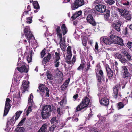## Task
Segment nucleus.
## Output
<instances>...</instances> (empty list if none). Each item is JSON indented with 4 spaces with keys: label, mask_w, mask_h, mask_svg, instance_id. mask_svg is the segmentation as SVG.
Wrapping results in <instances>:
<instances>
[{
    "label": "nucleus",
    "mask_w": 132,
    "mask_h": 132,
    "mask_svg": "<svg viewBox=\"0 0 132 132\" xmlns=\"http://www.w3.org/2000/svg\"><path fill=\"white\" fill-rule=\"evenodd\" d=\"M24 31L25 36L26 37V38L27 39L28 42L30 41V40L32 37L34 38L29 27L26 26Z\"/></svg>",
    "instance_id": "obj_7"
},
{
    "label": "nucleus",
    "mask_w": 132,
    "mask_h": 132,
    "mask_svg": "<svg viewBox=\"0 0 132 132\" xmlns=\"http://www.w3.org/2000/svg\"><path fill=\"white\" fill-rule=\"evenodd\" d=\"M101 0H96L94 2V4H98L101 3Z\"/></svg>",
    "instance_id": "obj_57"
},
{
    "label": "nucleus",
    "mask_w": 132,
    "mask_h": 132,
    "mask_svg": "<svg viewBox=\"0 0 132 132\" xmlns=\"http://www.w3.org/2000/svg\"><path fill=\"white\" fill-rule=\"evenodd\" d=\"M95 49L97 51L98 50V43L97 42H96L95 43Z\"/></svg>",
    "instance_id": "obj_63"
},
{
    "label": "nucleus",
    "mask_w": 132,
    "mask_h": 132,
    "mask_svg": "<svg viewBox=\"0 0 132 132\" xmlns=\"http://www.w3.org/2000/svg\"><path fill=\"white\" fill-rule=\"evenodd\" d=\"M128 29L127 27H125L123 28V33L125 35H126L128 34Z\"/></svg>",
    "instance_id": "obj_53"
},
{
    "label": "nucleus",
    "mask_w": 132,
    "mask_h": 132,
    "mask_svg": "<svg viewBox=\"0 0 132 132\" xmlns=\"http://www.w3.org/2000/svg\"><path fill=\"white\" fill-rule=\"evenodd\" d=\"M118 42L116 44L120 45L122 46L124 45L123 39L120 38L119 37V38L118 39Z\"/></svg>",
    "instance_id": "obj_38"
},
{
    "label": "nucleus",
    "mask_w": 132,
    "mask_h": 132,
    "mask_svg": "<svg viewBox=\"0 0 132 132\" xmlns=\"http://www.w3.org/2000/svg\"><path fill=\"white\" fill-rule=\"evenodd\" d=\"M26 119V117H24L19 122V124L17 125V126H22L24 122L25 121V120Z\"/></svg>",
    "instance_id": "obj_42"
},
{
    "label": "nucleus",
    "mask_w": 132,
    "mask_h": 132,
    "mask_svg": "<svg viewBox=\"0 0 132 132\" xmlns=\"http://www.w3.org/2000/svg\"><path fill=\"white\" fill-rule=\"evenodd\" d=\"M12 101L10 98H7L6 99L3 114L4 116H6L8 114L11 107L10 103Z\"/></svg>",
    "instance_id": "obj_8"
},
{
    "label": "nucleus",
    "mask_w": 132,
    "mask_h": 132,
    "mask_svg": "<svg viewBox=\"0 0 132 132\" xmlns=\"http://www.w3.org/2000/svg\"><path fill=\"white\" fill-rule=\"evenodd\" d=\"M85 4L84 0H75L71 5L72 10H75L83 6Z\"/></svg>",
    "instance_id": "obj_6"
},
{
    "label": "nucleus",
    "mask_w": 132,
    "mask_h": 132,
    "mask_svg": "<svg viewBox=\"0 0 132 132\" xmlns=\"http://www.w3.org/2000/svg\"><path fill=\"white\" fill-rule=\"evenodd\" d=\"M29 83V82H28L26 81L25 80H24L23 81L21 88L23 90V92H24L27 90V88L28 87V84Z\"/></svg>",
    "instance_id": "obj_18"
},
{
    "label": "nucleus",
    "mask_w": 132,
    "mask_h": 132,
    "mask_svg": "<svg viewBox=\"0 0 132 132\" xmlns=\"http://www.w3.org/2000/svg\"><path fill=\"white\" fill-rule=\"evenodd\" d=\"M118 10L119 12L121 13V15L122 16H123V15L127 11L126 10H123V9H120L118 8Z\"/></svg>",
    "instance_id": "obj_36"
},
{
    "label": "nucleus",
    "mask_w": 132,
    "mask_h": 132,
    "mask_svg": "<svg viewBox=\"0 0 132 132\" xmlns=\"http://www.w3.org/2000/svg\"><path fill=\"white\" fill-rule=\"evenodd\" d=\"M122 4L125 6H129L130 3L128 1H126L125 2H123Z\"/></svg>",
    "instance_id": "obj_51"
},
{
    "label": "nucleus",
    "mask_w": 132,
    "mask_h": 132,
    "mask_svg": "<svg viewBox=\"0 0 132 132\" xmlns=\"http://www.w3.org/2000/svg\"><path fill=\"white\" fill-rule=\"evenodd\" d=\"M88 38L86 36H84L82 38V43L84 46H86Z\"/></svg>",
    "instance_id": "obj_28"
},
{
    "label": "nucleus",
    "mask_w": 132,
    "mask_h": 132,
    "mask_svg": "<svg viewBox=\"0 0 132 132\" xmlns=\"http://www.w3.org/2000/svg\"><path fill=\"white\" fill-rule=\"evenodd\" d=\"M120 87L119 84H117L113 88V92L112 95L114 98L117 99L118 97V88H119Z\"/></svg>",
    "instance_id": "obj_13"
},
{
    "label": "nucleus",
    "mask_w": 132,
    "mask_h": 132,
    "mask_svg": "<svg viewBox=\"0 0 132 132\" xmlns=\"http://www.w3.org/2000/svg\"><path fill=\"white\" fill-rule=\"evenodd\" d=\"M123 56L120 54L118 53H116L115 54V57L117 58V59L119 60L121 62L122 60H123Z\"/></svg>",
    "instance_id": "obj_26"
},
{
    "label": "nucleus",
    "mask_w": 132,
    "mask_h": 132,
    "mask_svg": "<svg viewBox=\"0 0 132 132\" xmlns=\"http://www.w3.org/2000/svg\"><path fill=\"white\" fill-rule=\"evenodd\" d=\"M51 54L49 53L47 56L43 59L42 62L43 64H45L49 61L51 59Z\"/></svg>",
    "instance_id": "obj_20"
},
{
    "label": "nucleus",
    "mask_w": 132,
    "mask_h": 132,
    "mask_svg": "<svg viewBox=\"0 0 132 132\" xmlns=\"http://www.w3.org/2000/svg\"><path fill=\"white\" fill-rule=\"evenodd\" d=\"M30 56H28L27 57V60L28 63L30 62L32 60V54L31 53L30 54Z\"/></svg>",
    "instance_id": "obj_48"
},
{
    "label": "nucleus",
    "mask_w": 132,
    "mask_h": 132,
    "mask_svg": "<svg viewBox=\"0 0 132 132\" xmlns=\"http://www.w3.org/2000/svg\"><path fill=\"white\" fill-rule=\"evenodd\" d=\"M55 71L56 74L57 76L58 75V74H59L60 75V74L61 73V72L59 70L58 68L56 69Z\"/></svg>",
    "instance_id": "obj_62"
},
{
    "label": "nucleus",
    "mask_w": 132,
    "mask_h": 132,
    "mask_svg": "<svg viewBox=\"0 0 132 132\" xmlns=\"http://www.w3.org/2000/svg\"><path fill=\"white\" fill-rule=\"evenodd\" d=\"M15 130L17 132H24L25 129L23 127H19L16 128Z\"/></svg>",
    "instance_id": "obj_34"
},
{
    "label": "nucleus",
    "mask_w": 132,
    "mask_h": 132,
    "mask_svg": "<svg viewBox=\"0 0 132 132\" xmlns=\"http://www.w3.org/2000/svg\"><path fill=\"white\" fill-rule=\"evenodd\" d=\"M50 122L52 125L54 124L56 125L58 123V121L56 120V117H53L50 120Z\"/></svg>",
    "instance_id": "obj_27"
},
{
    "label": "nucleus",
    "mask_w": 132,
    "mask_h": 132,
    "mask_svg": "<svg viewBox=\"0 0 132 132\" xmlns=\"http://www.w3.org/2000/svg\"><path fill=\"white\" fill-rule=\"evenodd\" d=\"M55 60L57 61H58L60 60V54L59 53H57L56 52L55 54Z\"/></svg>",
    "instance_id": "obj_41"
},
{
    "label": "nucleus",
    "mask_w": 132,
    "mask_h": 132,
    "mask_svg": "<svg viewBox=\"0 0 132 132\" xmlns=\"http://www.w3.org/2000/svg\"><path fill=\"white\" fill-rule=\"evenodd\" d=\"M85 64L84 63L82 62L80 65L77 68V70L79 71L82 70L85 67Z\"/></svg>",
    "instance_id": "obj_31"
},
{
    "label": "nucleus",
    "mask_w": 132,
    "mask_h": 132,
    "mask_svg": "<svg viewBox=\"0 0 132 132\" xmlns=\"http://www.w3.org/2000/svg\"><path fill=\"white\" fill-rule=\"evenodd\" d=\"M22 112L21 111H19L17 112L15 115L13 116L12 118H9L7 119V125H14L16 121L19 117L21 114Z\"/></svg>",
    "instance_id": "obj_5"
},
{
    "label": "nucleus",
    "mask_w": 132,
    "mask_h": 132,
    "mask_svg": "<svg viewBox=\"0 0 132 132\" xmlns=\"http://www.w3.org/2000/svg\"><path fill=\"white\" fill-rule=\"evenodd\" d=\"M72 120L75 122H77L78 121V115L75 114L73 116L72 118Z\"/></svg>",
    "instance_id": "obj_39"
},
{
    "label": "nucleus",
    "mask_w": 132,
    "mask_h": 132,
    "mask_svg": "<svg viewBox=\"0 0 132 132\" xmlns=\"http://www.w3.org/2000/svg\"><path fill=\"white\" fill-rule=\"evenodd\" d=\"M33 6L34 9L40 8V6L38 2L37 1H34L33 2Z\"/></svg>",
    "instance_id": "obj_33"
},
{
    "label": "nucleus",
    "mask_w": 132,
    "mask_h": 132,
    "mask_svg": "<svg viewBox=\"0 0 132 132\" xmlns=\"http://www.w3.org/2000/svg\"><path fill=\"white\" fill-rule=\"evenodd\" d=\"M105 67L107 76L109 78L108 79H111V78L113 75V72L108 64H106L105 65Z\"/></svg>",
    "instance_id": "obj_14"
},
{
    "label": "nucleus",
    "mask_w": 132,
    "mask_h": 132,
    "mask_svg": "<svg viewBox=\"0 0 132 132\" xmlns=\"http://www.w3.org/2000/svg\"><path fill=\"white\" fill-rule=\"evenodd\" d=\"M65 99L64 98L62 99L61 101L59 102V103L61 105H62L64 102Z\"/></svg>",
    "instance_id": "obj_64"
},
{
    "label": "nucleus",
    "mask_w": 132,
    "mask_h": 132,
    "mask_svg": "<svg viewBox=\"0 0 132 132\" xmlns=\"http://www.w3.org/2000/svg\"><path fill=\"white\" fill-rule=\"evenodd\" d=\"M56 127V125H52L49 128V131L50 132H53L55 128Z\"/></svg>",
    "instance_id": "obj_37"
},
{
    "label": "nucleus",
    "mask_w": 132,
    "mask_h": 132,
    "mask_svg": "<svg viewBox=\"0 0 132 132\" xmlns=\"http://www.w3.org/2000/svg\"><path fill=\"white\" fill-rule=\"evenodd\" d=\"M121 70L123 73V78H125L130 77V74L128 71V69L126 66H122Z\"/></svg>",
    "instance_id": "obj_11"
},
{
    "label": "nucleus",
    "mask_w": 132,
    "mask_h": 132,
    "mask_svg": "<svg viewBox=\"0 0 132 132\" xmlns=\"http://www.w3.org/2000/svg\"><path fill=\"white\" fill-rule=\"evenodd\" d=\"M63 80V76L62 77L59 78L57 80H55V81H54L55 83L56 84H60L62 82Z\"/></svg>",
    "instance_id": "obj_32"
},
{
    "label": "nucleus",
    "mask_w": 132,
    "mask_h": 132,
    "mask_svg": "<svg viewBox=\"0 0 132 132\" xmlns=\"http://www.w3.org/2000/svg\"><path fill=\"white\" fill-rule=\"evenodd\" d=\"M132 44V42L128 41L127 44V46L128 48H130L132 47L131 45Z\"/></svg>",
    "instance_id": "obj_52"
},
{
    "label": "nucleus",
    "mask_w": 132,
    "mask_h": 132,
    "mask_svg": "<svg viewBox=\"0 0 132 132\" xmlns=\"http://www.w3.org/2000/svg\"><path fill=\"white\" fill-rule=\"evenodd\" d=\"M46 51L45 49H43L41 52L40 53L41 57L43 58V57L45 55H46Z\"/></svg>",
    "instance_id": "obj_44"
},
{
    "label": "nucleus",
    "mask_w": 132,
    "mask_h": 132,
    "mask_svg": "<svg viewBox=\"0 0 132 132\" xmlns=\"http://www.w3.org/2000/svg\"><path fill=\"white\" fill-rule=\"evenodd\" d=\"M33 94L32 93H31L29 96L28 98V103L29 104L30 103L31 104H32V103L33 101Z\"/></svg>",
    "instance_id": "obj_30"
},
{
    "label": "nucleus",
    "mask_w": 132,
    "mask_h": 132,
    "mask_svg": "<svg viewBox=\"0 0 132 132\" xmlns=\"http://www.w3.org/2000/svg\"><path fill=\"white\" fill-rule=\"evenodd\" d=\"M86 65L87 67L85 70L86 71H88L90 69V68L91 67V65L90 64V62H87Z\"/></svg>",
    "instance_id": "obj_45"
},
{
    "label": "nucleus",
    "mask_w": 132,
    "mask_h": 132,
    "mask_svg": "<svg viewBox=\"0 0 132 132\" xmlns=\"http://www.w3.org/2000/svg\"><path fill=\"white\" fill-rule=\"evenodd\" d=\"M107 3L110 5L114 4L115 3V0H107Z\"/></svg>",
    "instance_id": "obj_46"
},
{
    "label": "nucleus",
    "mask_w": 132,
    "mask_h": 132,
    "mask_svg": "<svg viewBox=\"0 0 132 132\" xmlns=\"http://www.w3.org/2000/svg\"><path fill=\"white\" fill-rule=\"evenodd\" d=\"M16 68L17 70L21 73L23 72L26 73L28 71V69L24 65H22L20 67H17Z\"/></svg>",
    "instance_id": "obj_17"
},
{
    "label": "nucleus",
    "mask_w": 132,
    "mask_h": 132,
    "mask_svg": "<svg viewBox=\"0 0 132 132\" xmlns=\"http://www.w3.org/2000/svg\"><path fill=\"white\" fill-rule=\"evenodd\" d=\"M89 132H100L99 130L96 127L91 128L89 130Z\"/></svg>",
    "instance_id": "obj_40"
},
{
    "label": "nucleus",
    "mask_w": 132,
    "mask_h": 132,
    "mask_svg": "<svg viewBox=\"0 0 132 132\" xmlns=\"http://www.w3.org/2000/svg\"><path fill=\"white\" fill-rule=\"evenodd\" d=\"M67 52H70L72 53V51L71 49V47L70 46H69L67 48Z\"/></svg>",
    "instance_id": "obj_58"
},
{
    "label": "nucleus",
    "mask_w": 132,
    "mask_h": 132,
    "mask_svg": "<svg viewBox=\"0 0 132 132\" xmlns=\"http://www.w3.org/2000/svg\"><path fill=\"white\" fill-rule=\"evenodd\" d=\"M109 38L102 37L100 38V42H103L106 45H110L112 43H117L119 37L115 35H111Z\"/></svg>",
    "instance_id": "obj_3"
},
{
    "label": "nucleus",
    "mask_w": 132,
    "mask_h": 132,
    "mask_svg": "<svg viewBox=\"0 0 132 132\" xmlns=\"http://www.w3.org/2000/svg\"><path fill=\"white\" fill-rule=\"evenodd\" d=\"M117 104L118 109H120L123 108L124 106L126 105V104H124V103L120 102L117 103Z\"/></svg>",
    "instance_id": "obj_29"
},
{
    "label": "nucleus",
    "mask_w": 132,
    "mask_h": 132,
    "mask_svg": "<svg viewBox=\"0 0 132 132\" xmlns=\"http://www.w3.org/2000/svg\"><path fill=\"white\" fill-rule=\"evenodd\" d=\"M22 61L21 60V58L20 57H19L18 59V63H17V65L19 66H20L21 65V63L22 62H21Z\"/></svg>",
    "instance_id": "obj_56"
},
{
    "label": "nucleus",
    "mask_w": 132,
    "mask_h": 132,
    "mask_svg": "<svg viewBox=\"0 0 132 132\" xmlns=\"http://www.w3.org/2000/svg\"><path fill=\"white\" fill-rule=\"evenodd\" d=\"M26 119V117H24L19 122V124L17 125V126H22L24 122L25 121V120Z\"/></svg>",
    "instance_id": "obj_43"
},
{
    "label": "nucleus",
    "mask_w": 132,
    "mask_h": 132,
    "mask_svg": "<svg viewBox=\"0 0 132 132\" xmlns=\"http://www.w3.org/2000/svg\"><path fill=\"white\" fill-rule=\"evenodd\" d=\"M95 8L97 11L101 13H104L106 10V6L102 4H98L96 5Z\"/></svg>",
    "instance_id": "obj_10"
},
{
    "label": "nucleus",
    "mask_w": 132,
    "mask_h": 132,
    "mask_svg": "<svg viewBox=\"0 0 132 132\" xmlns=\"http://www.w3.org/2000/svg\"><path fill=\"white\" fill-rule=\"evenodd\" d=\"M55 63V66L56 67H57L59 66L60 62L58 61L55 60V61L54 62Z\"/></svg>",
    "instance_id": "obj_61"
},
{
    "label": "nucleus",
    "mask_w": 132,
    "mask_h": 132,
    "mask_svg": "<svg viewBox=\"0 0 132 132\" xmlns=\"http://www.w3.org/2000/svg\"><path fill=\"white\" fill-rule=\"evenodd\" d=\"M46 75L48 79L51 80H53V76L49 70H47L46 72Z\"/></svg>",
    "instance_id": "obj_24"
},
{
    "label": "nucleus",
    "mask_w": 132,
    "mask_h": 132,
    "mask_svg": "<svg viewBox=\"0 0 132 132\" xmlns=\"http://www.w3.org/2000/svg\"><path fill=\"white\" fill-rule=\"evenodd\" d=\"M76 60V57L75 56H73L72 58V60L70 61H67V63L69 64H74V63L75 62Z\"/></svg>",
    "instance_id": "obj_35"
},
{
    "label": "nucleus",
    "mask_w": 132,
    "mask_h": 132,
    "mask_svg": "<svg viewBox=\"0 0 132 132\" xmlns=\"http://www.w3.org/2000/svg\"><path fill=\"white\" fill-rule=\"evenodd\" d=\"M45 85L44 84H41L38 87V88L40 92L42 93H45Z\"/></svg>",
    "instance_id": "obj_25"
},
{
    "label": "nucleus",
    "mask_w": 132,
    "mask_h": 132,
    "mask_svg": "<svg viewBox=\"0 0 132 132\" xmlns=\"http://www.w3.org/2000/svg\"><path fill=\"white\" fill-rule=\"evenodd\" d=\"M127 59H126L124 57L123 58V60L121 61V63L123 64L127 63L129 61H130L132 60L131 55L129 54L125 56Z\"/></svg>",
    "instance_id": "obj_19"
},
{
    "label": "nucleus",
    "mask_w": 132,
    "mask_h": 132,
    "mask_svg": "<svg viewBox=\"0 0 132 132\" xmlns=\"http://www.w3.org/2000/svg\"><path fill=\"white\" fill-rule=\"evenodd\" d=\"M90 101V99L87 96L84 97L80 103L76 107V110L77 112L86 110L89 107Z\"/></svg>",
    "instance_id": "obj_2"
},
{
    "label": "nucleus",
    "mask_w": 132,
    "mask_h": 132,
    "mask_svg": "<svg viewBox=\"0 0 132 132\" xmlns=\"http://www.w3.org/2000/svg\"><path fill=\"white\" fill-rule=\"evenodd\" d=\"M110 10H107L106 11V13L104 15V19L105 21H108L109 22V21H110Z\"/></svg>",
    "instance_id": "obj_23"
},
{
    "label": "nucleus",
    "mask_w": 132,
    "mask_h": 132,
    "mask_svg": "<svg viewBox=\"0 0 132 132\" xmlns=\"http://www.w3.org/2000/svg\"><path fill=\"white\" fill-rule=\"evenodd\" d=\"M87 20L88 22L91 24L93 26H95L96 25V23L91 14H89L87 17Z\"/></svg>",
    "instance_id": "obj_12"
},
{
    "label": "nucleus",
    "mask_w": 132,
    "mask_h": 132,
    "mask_svg": "<svg viewBox=\"0 0 132 132\" xmlns=\"http://www.w3.org/2000/svg\"><path fill=\"white\" fill-rule=\"evenodd\" d=\"M131 13L130 11H127L123 16L126 19L129 20L131 19Z\"/></svg>",
    "instance_id": "obj_21"
},
{
    "label": "nucleus",
    "mask_w": 132,
    "mask_h": 132,
    "mask_svg": "<svg viewBox=\"0 0 132 132\" xmlns=\"http://www.w3.org/2000/svg\"><path fill=\"white\" fill-rule=\"evenodd\" d=\"M121 22L118 21L113 23L112 26L113 29L116 30L118 32H120L121 30Z\"/></svg>",
    "instance_id": "obj_15"
},
{
    "label": "nucleus",
    "mask_w": 132,
    "mask_h": 132,
    "mask_svg": "<svg viewBox=\"0 0 132 132\" xmlns=\"http://www.w3.org/2000/svg\"><path fill=\"white\" fill-rule=\"evenodd\" d=\"M101 115L100 114H99L97 115V117L99 118V119L100 120H101L102 121H103L104 120V117H101Z\"/></svg>",
    "instance_id": "obj_60"
},
{
    "label": "nucleus",
    "mask_w": 132,
    "mask_h": 132,
    "mask_svg": "<svg viewBox=\"0 0 132 132\" xmlns=\"http://www.w3.org/2000/svg\"><path fill=\"white\" fill-rule=\"evenodd\" d=\"M67 87L63 85H62L61 86V90L62 91H63L65 90Z\"/></svg>",
    "instance_id": "obj_59"
},
{
    "label": "nucleus",
    "mask_w": 132,
    "mask_h": 132,
    "mask_svg": "<svg viewBox=\"0 0 132 132\" xmlns=\"http://www.w3.org/2000/svg\"><path fill=\"white\" fill-rule=\"evenodd\" d=\"M96 76L98 82H100L101 81H104L105 76L102 70L100 69L99 71L98 74L96 73Z\"/></svg>",
    "instance_id": "obj_9"
},
{
    "label": "nucleus",
    "mask_w": 132,
    "mask_h": 132,
    "mask_svg": "<svg viewBox=\"0 0 132 132\" xmlns=\"http://www.w3.org/2000/svg\"><path fill=\"white\" fill-rule=\"evenodd\" d=\"M56 31L57 36L60 39V47L62 50L65 49L64 46L65 45V37H63V35H65L68 32V29L65 24H63L61 27V30L59 26H56Z\"/></svg>",
    "instance_id": "obj_1"
},
{
    "label": "nucleus",
    "mask_w": 132,
    "mask_h": 132,
    "mask_svg": "<svg viewBox=\"0 0 132 132\" xmlns=\"http://www.w3.org/2000/svg\"><path fill=\"white\" fill-rule=\"evenodd\" d=\"M82 13V12L81 11H79L78 12H76L71 17V18L73 20H74L77 17L81 15Z\"/></svg>",
    "instance_id": "obj_22"
},
{
    "label": "nucleus",
    "mask_w": 132,
    "mask_h": 132,
    "mask_svg": "<svg viewBox=\"0 0 132 132\" xmlns=\"http://www.w3.org/2000/svg\"><path fill=\"white\" fill-rule=\"evenodd\" d=\"M52 110L50 105H46L44 106L42 110L41 115L42 118L46 119L51 116Z\"/></svg>",
    "instance_id": "obj_4"
},
{
    "label": "nucleus",
    "mask_w": 132,
    "mask_h": 132,
    "mask_svg": "<svg viewBox=\"0 0 132 132\" xmlns=\"http://www.w3.org/2000/svg\"><path fill=\"white\" fill-rule=\"evenodd\" d=\"M99 102L101 105L103 106H107L109 104V101L107 97H104L99 99Z\"/></svg>",
    "instance_id": "obj_16"
},
{
    "label": "nucleus",
    "mask_w": 132,
    "mask_h": 132,
    "mask_svg": "<svg viewBox=\"0 0 132 132\" xmlns=\"http://www.w3.org/2000/svg\"><path fill=\"white\" fill-rule=\"evenodd\" d=\"M31 107L32 106H29V107L28 108V109L26 111V115L27 116H28L29 115V113L31 112L32 111V109H31Z\"/></svg>",
    "instance_id": "obj_47"
},
{
    "label": "nucleus",
    "mask_w": 132,
    "mask_h": 132,
    "mask_svg": "<svg viewBox=\"0 0 132 132\" xmlns=\"http://www.w3.org/2000/svg\"><path fill=\"white\" fill-rule=\"evenodd\" d=\"M70 81V79H68V80H66L65 82L63 84V85L67 87L68 86L69 84Z\"/></svg>",
    "instance_id": "obj_55"
},
{
    "label": "nucleus",
    "mask_w": 132,
    "mask_h": 132,
    "mask_svg": "<svg viewBox=\"0 0 132 132\" xmlns=\"http://www.w3.org/2000/svg\"><path fill=\"white\" fill-rule=\"evenodd\" d=\"M47 125L46 124H44L42 125V126L40 128L42 130H43L45 132L46 129L47 128Z\"/></svg>",
    "instance_id": "obj_49"
},
{
    "label": "nucleus",
    "mask_w": 132,
    "mask_h": 132,
    "mask_svg": "<svg viewBox=\"0 0 132 132\" xmlns=\"http://www.w3.org/2000/svg\"><path fill=\"white\" fill-rule=\"evenodd\" d=\"M72 55H68L66 56V60L65 61L67 63V61H70L72 57Z\"/></svg>",
    "instance_id": "obj_54"
},
{
    "label": "nucleus",
    "mask_w": 132,
    "mask_h": 132,
    "mask_svg": "<svg viewBox=\"0 0 132 132\" xmlns=\"http://www.w3.org/2000/svg\"><path fill=\"white\" fill-rule=\"evenodd\" d=\"M45 90L46 91V96L47 97H49L50 96L49 94V90L47 87H45Z\"/></svg>",
    "instance_id": "obj_50"
}]
</instances>
